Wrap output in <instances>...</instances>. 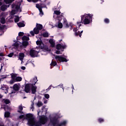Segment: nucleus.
<instances>
[{
	"instance_id": "1",
	"label": "nucleus",
	"mask_w": 126,
	"mask_h": 126,
	"mask_svg": "<svg viewBox=\"0 0 126 126\" xmlns=\"http://www.w3.org/2000/svg\"><path fill=\"white\" fill-rule=\"evenodd\" d=\"M92 16H93V14H88L81 15V22H82L83 24H84V25L89 24V23L92 22Z\"/></svg>"
},
{
	"instance_id": "2",
	"label": "nucleus",
	"mask_w": 126,
	"mask_h": 126,
	"mask_svg": "<svg viewBox=\"0 0 126 126\" xmlns=\"http://www.w3.org/2000/svg\"><path fill=\"white\" fill-rule=\"evenodd\" d=\"M48 122V117L46 116H40L39 120L38 121H35V119L32 121V125H30L31 126H41L42 125H45Z\"/></svg>"
},
{
	"instance_id": "3",
	"label": "nucleus",
	"mask_w": 126,
	"mask_h": 126,
	"mask_svg": "<svg viewBox=\"0 0 126 126\" xmlns=\"http://www.w3.org/2000/svg\"><path fill=\"white\" fill-rule=\"evenodd\" d=\"M50 123L52 124L53 126H64L66 125V121H65L59 124V123H60V121H59V119L56 116L50 119Z\"/></svg>"
},
{
	"instance_id": "4",
	"label": "nucleus",
	"mask_w": 126,
	"mask_h": 126,
	"mask_svg": "<svg viewBox=\"0 0 126 126\" xmlns=\"http://www.w3.org/2000/svg\"><path fill=\"white\" fill-rule=\"evenodd\" d=\"M11 80L10 81V84H13L14 82H20L22 81V77H17V74H14L13 73L10 74Z\"/></svg>"
},
{
	"instance_id": "5",
	"label": "nucleus",
	"mask_w": 126,
	"mask_h": 126,
	"mask_svg": "<svg viewBox=\"0 0 126 126\" xmlns=\"http://www.w3.org/2000/svg\"><path fill=\"white\" fill-rule=\"evenodd\" d=\"M55 58L57 63H59H59H66L67 62L66 58H64V57H63L62 55H56Z\"/></svg>"
},
{
	"instance_id": "6",
	"label": "nucleus",
	"mask_w": 126,
	"mask_h": 126,
	"mask_svg": "<svg viewBox=\"0 0 126 126\" xmlns=\"http://www.w3.org/2000/svg\"><path fill=\"white\" fill-rule=\"evenodd\" d=\"M26 119L28 120V125H32V122L35 119L34 117H33V114L31 113H29L26 114Z\"/></svg>"
},
{
	"instance_id": "7",
	"label": "nucleus",
	"mask_w": 126,
	"mask_h": 126,
	"mask_svg": "<svg viewBox=\"0 0 126 126\" xmlns=\"http://www.w3.org/2000/svg\"><path fill=\"white\" fill-rule=\"evenodd\" d=\"M39 54V52L34 50L31 49L30 51V55L32 58H36L38 57V54Z\"/></svg>"
},
{
	"instance_id": "8",
	"label": "nucleus",
	"mask_w": 126,
	"mask_h": 126,
	"mask_svg": "<svg viewBox=\"0 0 126 126\" xmlns=\"http://www.w3.org/2000/svg\"><path fill=\"white\" fill-rule=\"evenodd\" d=\"M0 89H1V90H3L5 94H7V93H8V89H9V88L8 87V86L2 84L1 85Z\"/></svg>"
},
{
	"instance_id": "9",
	"label": "nucleus",
	"mask_w": 126,
	"mask_h": 126,
	"mask_svg": "<svg viewBox=\"0 0 126 126\" xmlns=\"http://www.w3.org/2000/svg\"><path fill=\"white\" fill-rule=\"evenodd\" d=\"M36 84V82H34L33 84H32L31 90L32 91V94H36L37 92V86H34Z\"/></svg>"
},
{
	"instance_id": "10",
	"label": "nucleus",
	"mask_w": 126,
	"mask_h": 126,
	"mask_svg": "<svg viewBox=\"0 0 126 126\" xmlns=\"http://www.w3.org/2000/svg\"><path fill=\"white\" fill-rule=\"evenodd\" d=\"M32 85V84H26L24 90V91L26 92V93H29V92H30V91L31 90Z\"/></svg>"
},
{
	"instance_id": "11",
	"label": "nucleus",
	"mask_w": 126,
	"mask_h": 126,
	"mask_svg": "<svg viewBox=\"0 0 126 126\" xmlns=\"http://www.w3.org/2000/svg\"><path fill=\"white\" fill-rule=\"evenodd\" d=\"M66 48V45L64 44V45H62L61 44H58L56 45L57 50H62V49H65Z\"/></svg>"
},
{
	"instance_id": "12",
	"label": "nucleus",
	"mask_w": 126,
	"mask_h": 126,
	"mask_svg": "<svg viewBox=\"0 0 126 126\" xmlns=\"http://www.w3.org/2000/svg\"><path fill=\"white\" fill-rule=\"evenodd\" d=\"M38 48H39V49H41V50H43L44 52H47L49 51V47H48V46L46 45L40 46H38Z\"/></svg>"
},
{
	"instance_id": "13",
	"label": "nucleus",
	"mask_w": 126,
	"mask_h": 126,
	"mask_svg": "<svg viewBox=\"0 0 126 126\" xmlns=\"http://www.w3.org/2000/svg\"><path fill=\"white\" fill-rule=\"evenodd\" d=\"M63 24L65 26V28H69V25L67 23V20L65 18L63 19Z\"/></svg>"
},
{
	"instance_id": "14",
	"label": "nucleus",
	"mask_w": 126,
	"mask_h": 126,
	"mask_svg": "<svg viewBox=\"0 0 126 126\" xmlns=\"http://www.w3.org/2000/svg\"><path fill=\"white\" fill-rule=\"evenodd\" d=\"M25 57V55L24 54V53H19V59L18 60H20V61H22L24 59Z\"/></svg>"
},
{
	"instance_id": "15",
	"label": "nucleus",
	"mask_w": 126,
	"mask_h": 126,
	"mask_svg": "<svg viewBox=\"0 0 126 126\" xmlns=\"http://www.w3.org/2000/svg\"><path fill=\"white\" fill-rule=\"evenodd\" d=\"M19 86L17 84H15L13 85V89L14 90V91H19Z\"/></svg>"
},
{
	"instance_id": "16",
	"label": "nucleus",
	"mask_w": 126,
	"mask_h": 126,
	"mask_svg": "<svg viewBox=\"0 0 126 126\" xmlns=\"http://www.w3.org/2000/svg\"><path fill=\"white\" fill-rule=\"evenodd\" d=\"M37 81H38V80H37V77H35L33 78L30 81L31 83H29V84H33L35 83V82L36 84V83H37Z\"/></svg>"
},
{
	"instance_id": "17",
	"label": "nucleus",
	"mask_w": 126,
	"mask_h": 126,
	"mask_svg": "<svg viewBox=\"0 0 126 126\" xmlns=\"http://www.w3.org/2000/svg\"><path fill=\"white\" fill-rule=\"evenodd\" d=\"M0 8V10L2 11H5V10L7 9V5L5 4L2 5Z\"/></svg>"
},
{
	"instance_id": "18",
	"label": "nucleus",
	"mask_w": 126,
	"mask_h": 126,
	"mask_svg": "<svg viewBox=\"0 0 126 126\" xmlns=\"http://www.w3.org/2000/svg\"><path fill=\"white\" fill-rule=\"evenodd\" d=\"M49 42L50 44H51L52 48H54V47L56 45V43H55V41H54V40L51 39L49 40Z\"/></svg>"
},
{
	"instance_id": "19",
	"label": "nucleus",
	"mask_w": 126,
	"mask_h": 126,
	"mask_svg": "<svg viewBox=\"0 0 126 126\" xmlns=\"http://www.w3.org/2000/svg\"><path fill=\"white\" fill-rule=\"evenodd\" d=\"M23 47H24V48H26L27 46L29 45V42L27 41H23L22 44Z\"/></svg>"
},
{
	"instance_id": "20",
	"label": "nucleus",
	"mask_w": 126,
	"mask_h": 126,
	"mask_svg": "<svg viewBox=\"0 0 126 126\" xmlns=\"http://www.w3.org/2000/svg\"><path fill=\"white\" fill-rule=\"evenodd\" d=\"M36 43L37 46H39V47H40V46H42V45L44 46V43H43V41H42V40H37L36 42Z\"/></svg>"
},
{
	"instance_id": "21",
	"label": "nucleus",
	"mask_w": 126,
	"mask_h": 126,
	"mask_svg": "<svg viewBox=\"0 0 126 126\" xmlns=\"http://www.w3.org/2000/svg\"><path fill=\"white\" fill-rule=\"evenodd\" d=\"M3 108L4 111H8V110H10V106L8 105H4Z\"/></svg>"
},
{
	"instance_id": "22",
	"label": "nucleus",
	"mask_w": 126,
	"mask_h": 126,
	"mask_svg": "<svg viewBox=\"0 0 126 126\" xmlns=\"http://www.w3.org/2000/svg\"><path fill=\"white\" fill-rule=\"evenodd\" d=\"M6 26L3 25H1L0 24V32H2L3 30H4V28H5Z\"/></svg>"
},
{
	"instance_id": "23",
	"label": "nucleus",
	"mask_w": 126,
	"mask_h": 126,
	"mask_svg": "<svg viewBox=\"0 0 126 126\" xmlns=\"http://www.w3.org/2000/svg\"><path fill=\"white\" fill-rule=\"evenodd\" d=\"M36 28L40 31L42 30L43 29V25L40 24H37L36 25Z\"/></svg>"
},
{
	"instance_id": "24",
	"label": "nucleus",
	"mask_w": 126,
	"mask_h": 126,
	"mask_svg": "<svg viewBox=\"0 0 126 126\" xmlns=\"http://www.w3.org/2000/svg\"><path fill=\"white\" fill-rule=\"evenodd\" d=\"M22 39L23 41H27V42H28V41H29V40H30L29 37H28L27 36H25V35L23 36Z\"/></svg>"
},
{
	"instance_id": "25",
	"label": "nucleus",
	"mask_w": 126,
	"mask_h": 126,
	"mask_svg": "<svg viewBox=\"0 0 126 126\" xmlns=\"http://www.w3.org/2000/svg\"><path fill=\"white\" fill-rule=\"evenodd\" d=\"M39 31H40L36 27L33 29V32L35 34H39Z\"/></svg>"
},
{
	"instance_id": "26",
	"label": "nucleus",
	"mask_w": 126,
	"mask_h": 126,
	"mask_svg": "<svg viewBox=\"0 0 126 126\" xmlns=\"http://www.w3.org/2000/svg\"><path fill=\"white\" fill-rule=\"evenodd\" d=\"M97 122L99 123V124H102V123H104V122H105V120H104V119L101 118H99L97 119Z\"/></svg>"
},
{
	"instance_id": "27",
	"label": "nucleus",
	"mask_w": 126,
	"mask_h": 126,
	"mask_svg": "<svg viewBox=\"0 0 126 126\" xmlns=\"http://www.w3.org/2000/svg\"><path fill=\"white\" fill-rule=\"evenodd\" d=\"M19 110H18V113H20L21 114H23V113L22 112V110H23V107L21 105H20L19 106Z\"/></svg>"
},
{
	"instance_id": "28",
	"label": "nucleus",
	"mask_w": 126,
	"mask_h": 126,
	"mask_svg": "<svg viewBox=\"0 0 126 126\" xmlns=\"http://www.w3.org/2000/svg\"><path fill=\"white\" fill-rule=\"evenodd\" d=\"M43 38H48L49 37V33L48 32H45L42 34Z\"/></svg>"
},
{
	"instance_id": "29",
	"label": "nucleus",
	"mask_w": 126,
	"mask_h": 126,
	"mask_svg": "<svg viewBox=\"0 0 126 126\" xmlns=\"http://www.w3.org/2000/svg\"><path fill=\"white\" fill-rule=\"evenodd\" d=\"M10 116V113L9 112H5L4 113V117L5 118H9V116Z\"/></svg>"
},
{
	"instance_id": "30",
	"label": "nucleus",
	"mask_w": 126,
	"mask_h": 126,
	"mask_svg": "<svg viewBox=\"0 0 126 126\" xmlns=\"http://www.w3.org/2000/svg\"><path fill=\"white\" fill-rule=\"evenodd\" d=\"M63 13H62L61 15L58 16V20L59 21H62L63 20Z\"/></svg>"
},
{
	"instance_id": "31",
	"label": "nucleus",
	"mask_w": 126,
	"mask_h": 126,
	"mask_svg": "<svg viewBox=\"0 0 126 126\" xmlns=\"http://www.w3.org/2000/svg\"><path fill=\"white\" fill-rule=\"evenodd\" d=\"M17 25H18V27H24L25 26V25L23 23H22V22L18 23L17 24Z\"/></svg>"
},
{
	"instance_id": "32",
	"label": "nucleus",
	"mask_w": 126,
	"mask_h": 126,
	"mask_svg": "<svg viewBox=\"0 0 126 126\" xmlns=\"http://www.w3.org/2000/svg\"><path fill=\"white\" fill-rule=\"evenodd\" d=\"M4 102L7 105L8 104H10V100L8 99H4Z\"/></svg>"
},
{
	"instance_id": "33",
	"label": "nucleus",
	"mask_w": 126,
	"mask_h": 126,
	"mask_svg": "<svg viewBox=\"0 0 126 126\" xmlns=\"http://www.w3.org/2000/svg\"><path fill=\"white\" fill-rule=\"evenodd\" d=\"M0 22L1 24H5V19L3 17L1 18L0 19Z\"/></svg>"
},
{
	"instance_id": "34",
	"label": "nucleus",
	"mask_w": 126,
	"mask_h": 126,
	"mask_svg": "<svg viewBox=\"0 0 126 126\" xmlns=\"http://www.w3.org/2000/svg\"><path fill=\"white\" fill-rule=\"evenodd\" d=\"M58 28H63V23H61V21H58Z\"/></svg>"
},
{
	"instance_id": "35",
	"label": "nucleus",
	"mask_w": 126,
	"mask_h": 126,
	"mask_svg": "<svg viewBox=\"0 0 126 126\" xmlns=\"http://www.w3.org/2000/svg\"><path fill=\"white\" fill-rule=\"evenodd\" d=\"M36 7L38 9V10L42 9V7L41 6V4H36Z\"/></svg>"
},
{
	"instance_id": "36",
	"label": "nucleus",
	"mask_w": 126,
	"mask_h": 126,
	"mask_svg": "<svg viewBox=\"0 0 126 126\" xmlns=\"http://www.w3.org/2000/svg\"><path fill=\"white\" fill-rule=\"evenodd\" d=\"M104 21L106 24H109V23H110V20L108 18L104 19Z\"/></svg>"
},
{
	"instance_id": "37",
	"label": "nucleus",
	"mask_w": 126,
	"mask_h": 126,
	"mask_svg": "<svg viewBox=\"0 0 126 126\" xmlns=\"http://www.w3.org/2000/svg\"><path fill=\"white\" fill-rule=\"evenodd\" d=\"M57 62L56 61H52L51 63V65H53V66H56V65H57Z\"/></svg>"
},
{
	"instance_id": "38",
	"label": "nucleus",
	"mask_w": 126,
	"mask_h": 126,
	"mask_svg": "<svg viewBox=\"0 0 126 126\" xmlns=\"http://www.w3.org/2000/svg\"><path fill=\"white\" fill-rule=\"evenodd\" d=\"M55 14H56V15H60L61 14V11L59 10H55L54 11Z\"/></svg>"
},
{
	"instance_id": "39",
	"label": "nucleus",
	"mask_w": 126,
	"mask_h": 126,
	"mask_svg": "<svg viewBox=\"0 0 126 126\" xmlns=\"http://www.w3.org/2000/svg\"><path fill=\"white\" fill-rule=\"evenodd\" d=\"M4 2H5L6 4H9L10 3H11L10 0H4Z\"/></svg>"
},
{
	"instance_id": "40",
	"label": "nucleus",
	"mask_w": 126,
	"mask_h": 126,
	"mask_svg": "<svg viewBox=\"0 0 126 126\" xmlns=\"http://www.w3.org/2000/svg\"><path fill=\"white\" fill-rule=\"evenodd\" d=\"M37 106H38V107H42V106H43V103H42V102L38 101L37 103Z\"/></svg>"
},
{
	"instance_id": "41",
	"label": "nucleus",
	"mask_w": 126,
	"mask_h": 126,
	"mask_svg": "<svg viewBox=\"0 0 126 126\" xmlns=\"http://www.w3.org/2000/svg\"><path fill=\"white\" fill-rule=\"evenodd\" d=\"M14 55V53L13 52H12L9 54L7 55V57H8L9 58H12V57H13Z\"/></svg>"
},
{
	"instance_id": "42",
	"label": "nucleus",
	"mask_w": 126,
	"mask_h": 126,
	"mask_svg": "<svg viewBox=\"0 0 126 126\" xmlns=\"http://www.w3.org/2000/svg\"><path fill=\"white\" fill-rule=\"evenodd\" d=\"M40 6L41 7V9L42 8H44L45 7H46V4H44V3H40Z\"/></svg>"
},
{
	"instance_id": "43",
	"label": "nucleus",
	"mask_w": 126,
	"mask_h": 126,
	"mask_svg": "<svg viewBox=\"0 0 126 126\" xmlns=\"http://www.w3.org/2000/svg\"><path fill=\"white\" fill-rule=\"evenodd\" d=\"M44 97L46 98V99H49L50 98V95L49 94H45Z\"/></svg>"
},
{
	"instance_id": "44",
	"label": "nucleus",
	"mask_w": 126,
	"mask_h": 126,
	"mask_svg": "<svg viewBox=\"0 0 126 126\" xmlns=\"http://www.w3.org/2000/svg\"><path fill=\"white\" fill-rule=\"evenodd\" d=\"M39 11L40 12V15H41V16H43L44 13L43 12V10H42V9H39Z\"/></svg>"
},
{
	"instance_id": "45",
	"label": "nucleus",
	"mask_w": 126,
	"mask_h": 126,
	"mask_svg": "<svg viewBox=\"0 0 126 126\" xmlns=\"http://www.w3.org/2000/svg\"><path fill=\"white\" fill-rule=\"evenodd\" d=\"M18 35L20 37H21L24 35V32H19Z\"/></svg>"
},
{
	"instance_id": "46",
	"label": "nucleus",
	"mask_w": 126,
	"mask_h": 126,
	"mask_svg": "<svg viewBox=\"0 0 126 126\" xmlns=\"http://www.w3.org/2000/svg\"><path fill=\"white\" fill-rule=\"evenodd\" d=\"M15 22H19V17H18L14 19Z\"/></svg>"
},
{
	"instance_id": "47",
	"label": "nucleus",
	"mask_w": 126,
	"mask_h": 126,
	"mask_svg": "<svg viewBox=\"0 0 126 126\" xmlns=\"http://www.w3.org/2000/svg\"><path fill=\"white\" fill-rule=\"evenodd\" d=\"M13 46H14V47H18V46H19V44H18L17 42H16L13 44Z\"/></svg>"
},
{
	"instance_id": "48",
	"label": "nucleus",
	"mask_w": 126,
	"mask_h": 126,
	"mask_svg": "<svg viewBox=\"0 0 126 126\" xmlns=\"http://www.w3.org/2000/svg\"><path fill=\"white\" fill-rule=\"evenodd\" d=\"M81 23H82V22H77V25H78V27L79 28V27H80V26H81Z\"/></svg>"
},
{
	"instance_id": "49",
	"label": "nucleus",
	"mask_w": 126,
	"mask_h": 126,
	"mask_svg": "<svg viewBox=\"0 0 126 126\" xmlns=\"http://www.w3.org/2000/svg\"><path fill=\"white\" fill-rule=\"evenodd\" d=\"M19 8H20V6L17 5L15 6V9H16V10H18V9H19Z\"/></svg>"
},
{
	"instance_id": "50",
	"label": "nucleus",
	"mask_w": 126,
	"mask_h": 126,
	"mask_svg": "<svg viewBox=\"0 0 126 126\" xmlns=\"http://www.w3.org/2000/svg\"><path fill=\"white\" fill-rule=\"evenodd\" d=\"M72 23H69V26H70V30H72Z\"/></svg>"
},
{
	"instance_id": "51",
	"label": "nucleus",
	"mask_w": 126,
	"mask_h": 126,
	"mask_svg": "<svg viewBox=\"0 0 126 126\" xmlns=\"http://www.w3.org/2000/svg\"><path fill=\"white\" fill-rule=\"evenodd\" d=\"M79 34H80V31H78V32H75V36H79Z\"/></svg>"
},
{
	"instance_id": "52",
	"label": "nucleus",
	"mask_w": 126,
	"mask_h": 126,
	"mask_svg": "<svg viewBox=\"0 0 126 126\" xmlns=\"http://www.w3.org/2000/svg\"><path fill=\"white\" fill-rule=\"evenodd\" d=\"M56 53L57 54V55H61V51L57 50Z\"/></svg>"
},
{
	"instance_id": "53",
	"label": "nucleus",
	"mask_w": 126,
	"mask_h": 126,
	"mask_svg": "<svg viewBox=\"0 0 126 126\" xmlns=\"http://www.w3.org/2000/svg\"><path fill=\"white\" fill-rule=\"evenodd\" d=\"M51 89H52V85H50V87H49L48 88L46 89V91H49V90H51Z\"/></svg>"
},
{
	"instance_id": "54",
	"label": "nucleus",
	"mask_w": 126,
	"mask_h": 126,
	"mask_svg": "<svg viewBox=\"0 0 126 126\" xmlns=\"http://www.w3.org/2000/svg\"><path fill=\"white\" fill-rule=\"evenodd\" d=\"M30 33L31 35H32V36H34L35 35V33L32 31H31Z\"/></svg>"
},
{
	"instance_id": "55",
	"label": "nucleus",
	"mask_w": 126,
	"mask_h": 126,
	"mask_svg": "<svg viewBox=\"0 0 126 126\" xmlns=\"http://www.w3.org/2000/svg\"><path fill=\"white\" fill-rule=\"evenodd\" d=\"M16 5L15 3H13L12 5H11V8H14L15 7Z\"/></svg>"
},
{
	"instance_id": "56",
	"label": "nucleus",
	"mask_w": 126,
	"mask_h": 126,
	"mask_svg": "<svg viewBox=\"0 0 126 126\" xmlns=\"http://www.w3.org/2000/svg\"><path fill=\"white\" fill-rule=\"evenodd\" d=\"M77 30H78V29H77V28H74L73 29V31L74 32H76V31H77Z\"/></svg>"
},
{
	"instance_id": "57",
	"label": "nucleus",
	"mask_w": 126,
	"mask_h": 126,
	"mask_svg": "<svg viewBox=\"0 0 126 126\" xmlns=\"http://www.w3.org/2000/svg\"><path fill=\"white\" fill-rule=\"evenodd\" d=\"M21 69H22L23 70H25V69H26V67H25V66H22Z\"/></svg>"
},
{
	"instance_id": "58",
	"label": "nucleus",
	"mask_w": 126,
	"mask_h": 126,
	"mask_svg": "<svg viewBox=\"0 0 126 126\" xmlns=\"http://www.w3.org/2000/svg\"><path fill=\"white\" fill-rule=\"evenodd\" d=\"M82 33H83V31L81 32L79 34V37H81V36H82Z\"/></svg>"
},
{
	"instance_id": "59",
	"label": "nucleus",
	"mask_w": 126,
	"mask_h": 126,
	"mask_svg": "<svg viewBox=\"0 0 126 126\" xmlns=\"http://www.w3.org/2000/svg\"><path fill=\"white\" fill-rule=\"evenodd\" d=\"M24 117V115H20L19 116L20 119H23Z\"/></svg>"
},
{
	"instance_id": "60",
	"label": "nucleus",
	"mask_w": 126,
	"mask_h": 126,
	"mask_svg": "<svg viewBox=\"0 0 126 126\" xmlns=\"http://www.w3.org/2000/svg\"><path fill=\"white\" fill-rule=\"evenodd\" d=\"M39 0H32V2H38Z\"/></svg>"
},
{
	"instance_id": "61",
	"label": "nucleus",
	"mask_w": 126,
	"mask_h": 126,
	"mask_svg": "<svg viewBox=\"0 0 126 126\" xmlns=\"http://www.w3.org/2000/svg\"><path fill=\"white\" fill-rule=\"evenodd\" d=\"M40 112H41V110H38L37 111V115H38V116H39V114H40Z\"/></svg>"
},
{
	"instance_id": "62",
	"label": "nucleus",
	"mask_w": 126,
	"mask_h": 126,
	"mask_svg": "<svg viewBox=\"0 0 126 126\" xmlns=\"http://www.w3.org/2000/svg\"><path fill=\"white\" fill-rule=\"evenodd\" d=\"M0 57H3V54L0 53Z\"/></svg>"
},
{
	"instance_id": "63",
	"label": "nucleus",
	"mask_w": 126,
	"mask_h": 126,
	"mask_svg": "<svg viewBox=\"0 0 126 126\" xmlns=\"http://www.w3.org/2000/svg\"><path fill=\"white\" fill-rule=\"evenodd\" d=\"M2 78H3V79H4V78H6V76H2Z\"/></svg>"
},
{
	"instance_id": "64",
	"label": "nucleus",
	"mask_w": 126,
	"mask_h": 126,
	"mask_svg": "<svg viewBox=\"0 0 126 126\" xmlns=\"http://www.w3.org/2000/svg\"><path fill=\"white\" fill-rule=\"evenodd\" d=\"M3 96L1 95V94H0V99H1L2 98Z\"/></svg>"
}]
</instances>
